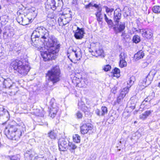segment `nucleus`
Instances as JSON below:
<instances>
[{"label": "nucleus", "instance_id": "f257e3e1", "mask_svg": "<svg viewBox=\"0 0 160 160\" xmlns=\"http://www.w3.org/2000/svg\"><path fill=\"white\" fill-rule=\"evenodd\" d=\"M39 38L44 40V44L47 51L41 52V55L45 61L55 59L56 54L59 52L60 44L57 39L54 36H49L48 31L43 27H39L35 30L31 35L32 45L35 47L38 46L37 43Z\"/></svg>", "mask_w": 160, "mask_h": 160}, {"label": "nucleus", "instance_id": "f03ea898", "mask_svg": "<svg viewBox=\"0 0 160 160\" xmlns=\"http://www.w3.org/2000/svg\"><path fill=\"white\" fill-rule=\"evenodd\" d=\"M25 130V126L22 122L18 125H8L6 127L4 133L8 138L13 140H18Z\"/></svg>", "mask_w": 160, "mask_h": 160}, {"label": "nucleus", "instance_id": "7ed1b4c3", "mask_svg": "<svg viewBox=\"0 0 160 160\" xmlns=\"http://www.w3.org/2000/svg\"><path fill=\"white\" fill-rule=\"evenodd\" d=\"M24 62L25 60L23 59L12 60L10 66L21 75L24 76L28 74L30 69L29 65L25 64Z\"/></svg>", "mask_w": 160, "mask_h": 160}, {"label": "nucleus", "instance_id": "20e7f679", "mask_svg": "<svg viewBox=\"0 0 160 160\" xmlns=\"http://www.w3.org/2000/svg\"><path fill=\"white\" fill-rule=\"evenodd\" d=\"M60 71L59 66H56L48 71L46 74V78L54 84L60 80Z\"/></svg>", "mask_w": 160, "mask_h": 160}, {"label": "nucleus", "instance_id": "39448f33", "mask_svg": "<svg viewBox=\"0 0 160 160\" xmlns=\"http://www.w3.org/2000/svg\"><path fill=\"white\" fill-rule=\"evenodd\" d=\"M71 50V52L70 51V49L68 51L67 54L68 57L72 62L76 63L82 58L81 50L79 48L76 50H74L73 49Z\"/></svg>", "mask_w": 160, "mask_h": 160}, {"label": "nucleus", "instance_id": "423d86ee", "mask_svg": "<svg viewBox=\"0 0 160 160\" xmlns=\"http://www.w3.org/2000/svg\"><path fill=\"white\" fill-rule=\"evenodd\" d=\"M72 20V16L70 14L62 15L58 19V22L60 26H63L68 23Z\"/></svg>", "mask_w": 160, "mask_h": 160}, {"label": "nucleus", "instance_id": "0eeeda50", "mask_svg": "<svg viewBox=\"0 0 160 160\" xmlns=\"http://www.w3.org/2000/svg\"><path fill=\"white\" fill-rule=\"evenodd\" d=\"M156 73V71L154 69L152 70L143 80V84L147 86L150 85Z\"/></svg>", "mask_w": 160, "mask_h": 160}, {"label": "nucleus", "instance_id": "6e6552de", "mask_svg": "<svg viewBox=\"0 0 160 160\" xmlns=\"http://www.w3.org/2000/svg\"><path fill=\"white\" fill-rule=\"evenodd\" d=\"M68 141L67 139L62 138L58 141L59 149L60 151H65L68 148Z\"/></svg>", "mask_w": 160, "mask_h": 160}, {"label": "nucleus", "instance_id": "1a4fd4ad", "mask_svg": "<svg viewBox=\"0 0 160 160\" xmlns=\"http://www.w3.org/2000/svg\"><path fill=\"white\" fill-rule=\"evenodd\" d=\"M92 129V125L90 123L83 124L80 128L81 133L82 134L87 133L89 130Z\"/></svg>", "mask_w": 160, "mask_h": 160}, {"label": "nucleus", "instance_id": "9d476101", "mask_svg": "<svg viewBox=\"0 0 160 160\" xmlns=\"http://www.w3.org/2000/svg\"><path fill=\"white\" fill-rule=\"evenodd\" d=\"M17 22L20 24L24 26L29 23V20L23 15H20L16 18Z\"/></svg>", "mask_w": 160, "mask_h": 160}, {"label": "nucleus", "instance_id": "9b49d317", "mask_svg": "<svg viewBox=\"0 0 160 160\" xmlns=\"http://www.w3.org/2000/svg\"><path fill=\"white\" fill-rule=\"evenodd\" d=\"M50 4H52V10H55L57 9H59L62 7V2L60 0H58L57 2L55 0H52Z\"/></svg>", "mask_w": 160, "mask_h": 160}, {"label": "nucleus", "instance_id": "f8f14e48", "mask_svg": "<svg viewBox=\"0 0 160 160\" xmlns=\"http://www.w3.org/2000/svg\"><path fill=\"white\" fill-rule=\"evenodd\" d=\"M140 33H141L143 37L148 39H150L152 36V33L150 30L148 29H142L139 30Z\"/></svg>", "mask_w": 160, "mask_h": 160}, {"label": "nucleus", "instance_id": "ddd939ff", "mask_svg": "<svg viewBox=\"0 0 160 160\" xmlns=\"http://www.w3.org/2000/svg\"><path fill=\"white\" fill-rule=\"evenodd\" d=\"M85 34L84 29L82 28H80L77 27V30L74 33V37L77 39H81L84 36Z\"/></svg>", "mask_w": 160, "mask_h": 160}, {"label": "nucleus", "instance_id": "4468645a", "mask_svg": "<svg viewBox=\"0 0 160 160\" xmlns=\"http://www.w3.org/2000/svg\"><path fill=\"white\" fill-rule=\"evenodd\" d=\"M89 52L92 53V55L96 57L101 56L103 52V50L101 48H98L95 49H93V50H90Z\"/></svg>", "mask_w": 160, "mask_h": 160}, {"label": "nucleus", "instance_id": "2eb2a0df", "mask_svg": "<svg viewBox=\"0 0 160 160\" xmlns=\"http://www.w3.org/2000/svg\"><path fill=\"white\" fill-rule=\"evenodd\" d=\"M58 108L56 106L55 107L52 106L50 109L49 116L52 118H54L56 115L58 110Z\"/></svg>", "mask_w": 160, "mask_h": 160}, {"label": "nucleus", "instance_id": "dca6fc26", "mask_svg": "<svg viewBox=\"0 0 160 160\" xmlns=\"http://www.w3.org/2000/svg\"><path fill=\"white\" fill-rule=\"evenodd\" d=\"M135 81V77L133 76H132L130 77L127 83H124V86H126L128 88H130L133 84V83Z\"/></svg>", "mask_w": 160, "mask_h": 160}, {"label": "nucleus", "instance_id": "f3484780", "mask_svg": "<svg viewBox=\"0 0 160 160\" xmlns=\"http://www.w3.org/2000/svg\"><path fill=\"white\" fill-rule=\"evenodd\" d=\"M114 21L116 25H118L120 20V14L116 9L114 11Z\"/></svg>", "mask_w": 160, "mask_h": 160}, {"label": "nucleus", "instance_id": "a211bd4d", "mask_svg": "<svg viewBox=\"0 0 160 160\" xmlns=\"http://www.w3.org/2000/svg\"><path fill=\"white\" fill-rule=\"evenodd\" d=\"M101 11L102 9L99 8L98 11L95 13L97 20L99 23L102 22L103 20V16L101 13Z\"/></svg>", "mask_w": 160, "mask_h": 160}, {"label": "nucleus", "instance_id": "6ab92c4d", "mask_svg": "<svg viewBox=\"0 0 160 160\" xmlns=\"http://www.w3.org/2000/svg\"><path fill=\"white\" fill-rule=\"evenodd\" d=\"M48 135L52 140H55L57 137V133L56 131L54 130H51L48 133Z\"/></svg>", "mask_w": 160, "mask_h": 160}, {"label": "nucleus", "instance_id": "aec40b11", "mask_svg": "<svg viewBox=\"0 0 160 160\" xmlns=\"http://www.w3.org/2000/svg\"><path fill=\"white\" fill-rule=\"evenodd\" d=\"M78 106L79 108L84 112L90 111V109L86 106L85 104H82V102H79L78 103Z\"/></svg>", "mask_w": 160, "mask_h": 160}, {"label": "nucleus", "instance_id": "412c9836", "mask_svg": "<svg viewBox=\"0 0 160 160\" xmlns=\"http://www.w3.org/2000/svg\"><path fill=\"white\" fill-rule=\"evenodd\" d=\"M144 56V54L143 52L140 50L134 55V57L136 61L142 58Z\"/></svg>", "mask_w": 160, "mask_h": 160}, {"label": "nucleus", "instance_id": "4be33fe9", "mask_svg": "<svg viewBox=\"0 0 160 160\" xmlns=\"http://www.w3.org/2000/svg\"><path fill=\"white\" fill-rule=\"evenodd\" d=\"M120 70L118 68H115L111 72V75L113 77L118 78L120 76Z\"/></svg>", "mask_w": 160, "mask_h": 160}, {"label": "nucleus", "instance_id": "5701e85b", "mask_svg": "<svg viewBox=\"0 0 160 160\" xmlns=\"http://www.w3.org/2000/svg\"><path fill=\"white\" fill-rule=\"evenodd\" d=\"M5 115H8L9 117V112L7 110L5 109L2 107L0 108V117Z\"/></svg>", "mask_w": 160, "mask_h": 160}, {"label": "nucleus", "instance_id": "b1692460", "mask_svg": "<svg viewBox=\"0 0 160 160\" xmlns=\"http://www.w3.org/2000/svg\"><path fill=\"white\" fill-rule=\"evenodd\" d=\"M129 89V88L126 86L123 88L121 90V97L122 98L124 97L126 94L128 93Z\"/></svg>", "mask_w": 160, "mask_h": 160}, {"label": "nucleus", "instance_id": "393cba45", "mask_svg": "<svg viewBox=\"0 0 160 160\" xmlns=\"http://www.w3.org/2000/svg\"><path fill=\"white\" fill-rule=\"evenodd\" d=\"M3 84L5 87L6 88H9L12 86L11 81L9 79L4 80Z\"/></svg>", "mask_w": 160, "mask_h": 160}, {"label": "nucleus", "instance_id": "a878e982", "mask_svg": "<svg viewBox=\"0 0 160 160\" xmlns=\"http://www.w3.org/2000/svg\"><path fill=\"white\" fill-rule=\"evenodd\" d=\"M44 112L42 110L37 109L35 112L36 116L42 117L44 116Z\"/></svg>", "mask_w": 160, "mask_h": 160}, {"label": "nucleus", "instance_id": "bb28decb", "mask_svg": "<svg viewBox=\"0 0 160 160\" xmlns=\"http://www.w3.org/2000/svg\"><path fill=\"white\" fill-rule=\"evenodd\" d=\"M73 140L74 142L78 143L80 142V138L78 134H75L73 136Z\"/></svg>", "mask_w": 160, "mask_h": 160}, {"label": "nucleus", "instance_id": "cd10ccee", "mask_svg": "<svg viewBox=\"0 0 160 160\" xmlns=\"http://www.w3.org/2000/svg\"><path fill=\"white\" fill-rule=\"evenodd\" d=\"M121 36L122 38V40L123 41H126V40L129 38V35L128 33H125V32H122Z\"/></svg>", "mask_w": 160, "mask_h": 160}, {"label": "nucleus", "instance_id": "c85d7f7f", "mask_svg": "<svg viewBox=\"0 0 160 160\" xmlns=\"http://www.w3.org/2000/svg\"><path fill=\"white\" fill-rule=\"evenodd\" d=\"M152 10L153 12L156 13H160V7L159 6H155L152 8Z\"/></svg>", "mask_w": 160, "mask_h": 160}, {"label": "nucleus", "instance_id": "c756f323", "mask_svg": "<svg viewBox=\"0 0 160 160\" xmlns=\"http://www.w3.org/2000/svg\"><path fill=\"white\" fill-rule=\"evenodd\" d=\"M140 38L139 36L138 35H134L132 41L133 42L137 43L140 41Z\"/></svg>", "mask_w": 160, "mask_h": 160}, {"label": "nucleus", "instance_id": "7c9ffc66", "mask_svg": "<svg viewBox=\"0 0 160 160\" xmlns=\"http://www.w3.org/2000/svg\"><path fill=\"white\" fill-rule=\"evenodd\" d=\"M101 109L102 112H101V115L102 116H103L107 113L108 110L106 107H102L101 108Z\"/></svg>", "mask_w": 160, "mask_h": 160}, {"label": "nucleus", "instance_id": "2f4dec72", "mask_svg": "<svg viewBox=\"0 0 160 160\" xmlns=\"http://www.w3.org/2000/svg\"><path fill=\"white\" fill-rule=\"evenodd\" d=\"M68 146L70 148L72 149H75L77 148V146L72 142H68Z\"/></svg>", "mask_w": 160, "mask_h": 160}, {"label": "nucleus", "instance_id": "473e14b6", "mask_svg": "<svg viewBox=\"0 0 160 160\" xmlns=\"http://www.w3.org/2000/svg\"><path fill=\"white\" fill-rule=\"evenodd\" d=\"M127 65V62L125 60H122L121 59V68L126 67Z\"/></svg>", "mask_w": 160, "mask_h": 160}, {"label": "nucleus", "instance_id": "72a5a7b5", "mask_svg": "<svg viewBox=\"0 0 160 160\" xmlns=\"http://www.w3.org/2000/svg\"><path fill=\"white\" fill-rule=\"evenodd\" d=\"M111 69V66L109 65H107L104 67L103 69L106 72L109 71Z\"/></svg>", "mask_w": 160, "mask_h": 160}, {"label": "nucleus", "instance_id": "f704fd0d", "mask_svg": "<svg viewBox=\"0 0 160 160\" xmlns=\"http://www.w3.org/2000/svg\"><path fill=\"white\" fill-rule=\"evenodd\" d=\"M122 12L125 13L126 16H127L128 14L129 13L128 8L127 7H125L122 10Z\"/></svg>", "mask_w": 160, "mask_h": 160}, {"label": "nucleus", "instance_id": "c9c22d12", "mask_svg": "<svg viewBox=\"0 0 160 160\" xmlns=\"http://www.w3.org/2000/svg\"><path fill=\"white\" fill-rule=\"evenodd\" d=\"M11 160H20L19 156L18 155L12 157Z\"/></svg>", "mask_w": 160, "mask_h": 160}, {"label": "nucleus", "instance_id": "e433bc0d", "mask_svg": "<svg viewBox=\"0 0 160 160\" xmlns=\"http://www.w3.org/2000/svg\"><path fill=\"white\" fill-rule=\"evenodd\" d=\"M127 57V54L124 52L121 53V59L122 60H124Z\"/></svg>", "mask_w": 160, "mask_h": 160}, {"label": "nucleus", "instance_id": "4c0bfd02", "mask_svg": "<svg viewBox=\"0 0 160 160\" xmlns=\"http://www.w3.org/2000/svg\"><path fill=\"white\" fill-rule=\"evenodd\" d=\"M139 118H140L142 120H144L145 119H146L147 117L145 115V114H144V113H142V114H141L139 116Z\"/></svg>", "mask_w": 160, "mask_h": 160}, {"label": "nucleus", "instance_id": "58836bf2", "mask_svg": "<svg viewBox=\"0 0 160 160\" xmlns=\"http://www.w3.org/2000/svg\"><path fill=\"white\" fill-rule=\"evenodd\" d=\"M125 24L124 22L122 23L121 24V32H124L123 30L125 29Z\"/></svg>", "mask_w": 160, "mask_h": 160}, {"label": "nucleus", "instance_id": "ea45409f", "mask_svg": "<svg viewBox=\"0 0 160 160\" xmlns=\"http://www.w3.org/2000/svg\"><path fill=\"white\" fill-rule=\"evenodd\" d=\"M77 117L78 118H81L82 117V113L79 111H78L76 113Z\"/></svg>", "mask_w": 160, "mask_h": 160}, {"label": "nucleus", "instance_id": "a19ab883", "mask_svg": "<svg viewBox=\"0 0 160 160\" xmlns=\"http://www.w3.org/2000/svg\"><path fill=\"white\" fill-rule=\"evenodd\" d=\"M152 111H151V110H147L144 113L145 114L146 116L147 117L149 116L152 113Z\"/></svg>", "mask_w": 160, "mask_h": 160}, {"label": "nucleus", "instance_id": "79ce46f5", "mask_svg": "<svg viewBox=\"0 0 160 160\" xmlns=\"http://www.w3.org/2000/svg\"><path fill=\"white\" fill-rule=\"evenodd\" d=\"M120 102V98L118 97L117 98V101L114 102V105H119V102Z\"/></svg>", "mask_w": 160, "mask_h": 160}, {"label": "nucleus", "instance_id": "37998d69", "mask_svg": "<svg viewBox=\"0 0 160 160\" xmlns=\"http://www.w3.org/2000/svg\"><path fill=\"white\" fill-rule=\"evenodd\" d=\"M95 113L98 116L101 115V114L102 112H100V110L98 109H97L95 111Z\"/></svg>", "mask_w": 160, "mask_h": 160}, {"label": "nucleus", "instance_id": "c03bdc74", "mask_svg": "<svg viewBox=\"0 0 160 160\" xmlns=\"http://www.w3.org/2000/svg\"><path fill=\"white\" fill-rule=\"evenodd\" d=\"M3 36L4 39H7L8 37V34L6 32H4L3 33Z\"/></svg>", "mask_w": 160, "mask_h": 160}, {"label": "nucleus", "instance_id": "a18cd8bd", "mask_svg": "<svg viewBox=\"0 0 160 160\" xmlns=\"http://www.w3.org/2000/svg\"><path fill=\"white\" fill-rule=\"evenodd\" d=\"M46 9H49V8L51 9H52V4H51L50 5L47 4L46 6Z\"/></svg>", "mask_w": 160, "mask_h": 160}, {"label": "nucleus", "instance_id": "49530a36", "mask_svg": "<svg viewBox=\"0 0 160 160\" xmlns=\"http://www.w3.org/2000/svg\"><path fill=\"white\" fill-rule=\"evenodd\" d=\"M141 29H138V30L136 28H132V30L133 31V32H139L140 33V31H139V30H140Z\"/></svg>", "mask_w": 160, "mask_h": 160}, {"label": "nucleus", "instance_id": "de8ad7c7", "mask_svg": "<svg viewBox=\"0 0 160 160\" xmlns=\"http://www.w3.org/2000/svg\"><path fill=\"white\" fill-rule=\"evenodd\" d=\"M107 23L110 25H112V22L111 19H109L107 22Z\"/></svg>", "mask_w": 160, "mask_h": 160}, {"label": "nucleus", "instance_id": "09e8293b", "mask_svg": "<svg viewBox=\"0 0 160 160\" xmlns=\"http://www.w3.org/2000/svg\"><path fill=\"white\" fill-rule=\"evenodd\" d=\"M92 6V5L91 4V3H89L88 5H86L85 6V8L86 9L89 8L90 7Z\"/></svg>", "mask_w": 160, "mask_h": 160}, {"label": "nucleus", "instance_id": "8fccbe9b", "mask_svg": "<svg viewBox=\"0 0 160 160\" xmlns=\"http://www.w3.org/2000/svg\"><path fill=\"white\" fill-rule=\"evenodd\" d=\"M78 0H73L72 2V3L76 5L77 4Z\"/></svg>", "mask_w": 160, "mask_h": 160}, {"label": "nucleus", "instance_id": "3c124183", "mask_svg": "<svg viewBox=\"0 0 160 160\" xmlns=\"http://www.w3.org/2000/svg\"><path fill=\"white\" fill-rule=\"evenodd\" d=\"M106 12H112V9H110V8H108L107 7L106 8Z\"/></svg>", "mask_w": 160, "mask_h": 160}, {"label": "nucleus", "instance_id": "603ef678", "mask_svg": "<svg viewBox=\"0 0 160 160\" xmlns=\"http://www.w3.org/2000/svg\"><path fill=\"white\" fill-rule=\"evenodd\" d=\"M128 113L127 112H124L122 114V117H124L125 116L126 117V115H127L128 116Z\"/></svg>", "mask_w": 160, "mask_h": 160}, {"label": "nucleus", "instance_id": "864d4df0", "mask_svg": "<svg viewBox=\"0 0 160 160\" xmlns=\"http://www.w3.org/2000/svg\"><path fill=\"white\" fill-rule=\"evenodd\" d=\"M93 7H95L96 8H98H98H100L98 7V6L97 4H94L93 6Z\"/></svg>", "mask_w": 160, "mask_h": 160}, {"label": "nucleus", "instance_id": "5fc2aeb1", "mask_svg": "<svg viewBox=\"0 0 160 160\" xmlns=\"http://www.w3.org/2000/svg\"><path fill=\"white\" fill-rule=\"evenodd\" d=\"M104 16L105 17V19L106 22L109 20L108 18H107V16L106 14H104Z\"/></svg>", "mask_w": 160, "mask_h": 160}, {"label": "nucleus", "instance_id": "6e6d98bb", "mask_svg": "<svg viewBox=\"0 0 160 160\" xmlns=\"http://www.w3.org/2000/svg\"><path fill=\"white\" fill-rule=\"evenodd\" d=\"M78 80H77V81L76 82V83L77 84H79V82H81L80 81V79L78 78Z\"/></svg>", "mask_w": 160, "mask_h": 160}, {"label": "nucleus", "instance_id": "4d7b16f0", "mask_svg": "<svg viewBox=\"0 0 160 160\" xmlns=\"http://www.w3.org/2000/svg\"><path fill=\"white\" fill-rule=\"evenodd\" d=\"M39 160H46L45 158L43 157V158H40Z\"/></svg>", "mask_w": 160, "mask_h": 160}, {"label": "nucleus", "instance_id": "13d9d810", "mask_svg": "<svg viewBox=\"0 0 160 160\" xmlns=\"http://www.w3.org/2000/svg\"><path fill=\"white\" fill-rule=\"evenodd\" d=\"M48 18H51V19H53V17H50L49 15H48Z\"/></svg>", "mask_w": 160, "mask_h": 160}, {"label": "nucleus", "instance_id": "bf43d9fd", "mask_svg": "<svg viewBox=\"0 0 160 160\" xmlns=\"http://www.w3.org/2000/svg\"><path fill=\"white\" fill-rule=\"evenodd\" d=\"M148 102V99H147V98H145V99H144V101L143 102Z\"/></svg>", "mask_w": 160, "mask_h": 160}, {"label": "nucleus", "instance_id": "052dcab7", "mask_svg": "<svg viewBox=\"0 0 160 160\" xmlns=\"http://www.w3.org/2000/svg\"><path fill=\"white\" fill-rule=\"evenodd\" d=\"M158 87L160 88V82L159 83L158 85Z\"/></svg>", "mask_w": 160, "mask_h": 160}, {"label": "nucleus", "instance_id": "680f3d73", "mask_svg": "<svg viewBox=\"0 0 160 160\" xmlns=\"http://www.w3.org/2000/svg\"><path fill=\"white\" fill-rule=\"evenodd\" d=\"M76 78V77H74V79H73L72 81L73 82V81Z\"/></svg>", "mask_w": 160, "mask_h": 160}, {"label": "nucleus", "instance_id": "e2e57ef3", "mask_svg": "<svg viewBox=\"0 0 160 160\" xmlns=\"http://www.w3.org/2000/svg\"><path fill=\"white\" fill-rule=\"evenodd\" d=\"M118 64L119 66H120V60L119 61V62H118Z\"/></svg>", "mask_w": 160, "mask_h": 160}, {"label": "nucleus", "instance_id": "0e129e2a", "mask_svg": "<svg viewBox=\"0 0 160 160\" xmlns=\"http://www.w3.org/2000/svg\"><path fill=\"white\" fill-rule=\"evenodd\" d=\"M137 122V121H135L134 122V123H136Z\"/></svg>", "mask_w": 160, "mask_h": 160}, {"label": "nucleus", "instance_id": "69168bd1", "mask_svg": "<svg viewBox=\"0 0 160 160\" xmlns=\"http://www.w3.org/2000/svg\"><path fill=\"white\" fill-rule=\"evenodd\" d=\"M1 29L0 28V34H1Z\"/></svg>", "mask_w": 160, "mask_h": 160}, {"label": "nucleus", "instance_id": "338daca9", "mask_svg": "<svg viewBox=\"0 0 160 160\" xmlns=\"http://www.w3.org/2000/svg\"><path fill=\"white\" fill-rule=\"evenodd\" d=\"M133 107V109H134L135 108V107Z\"/></svg>", "mask_w": 160, "mask_h": 160}, {"label": "nucleus", "instance_id": "774afa93", "mask_svg": "<svg viewBox=\"0 0 160 160\" xmlns=\"http://www.w3.org/2000/svg\"><path fill=\"white\" fill-rule=\"evenodd\" d=\"M1 6L0 5V9H1Z\"/></svg>", "mask_w": 160, "mask_h": 160}]
</instances>
